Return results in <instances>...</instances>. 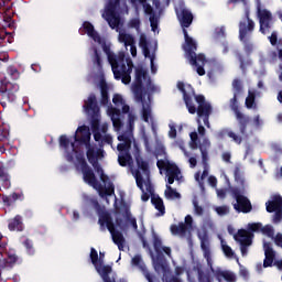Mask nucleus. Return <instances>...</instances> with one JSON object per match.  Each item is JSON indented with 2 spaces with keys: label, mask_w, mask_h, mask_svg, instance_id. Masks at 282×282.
I'll return each instance as SVG.
<instances>
[{
  "label": "nucleus",
  "mask_w": 282,
  "mask_h": 282,
  "mask_svg": "<svg viewBox=\"0 0 282 282\" xmlns=\"http://www.w3.org/2000/svg\"><path fill=\"white\" fill-rule=\"evenodd\" d=\"M230 193L231 196L236 199L234 208L237 210V213L248 214L252 210V203H250V199L243 195V188L241 189L239 187H231Z\"/></svg>",
  "instance_id": "nucleus-12"
},
{
  "label": "nucleus",
  "mask_w": 282,
  "mask_h": 282,
  "mask_svg": "<svg viewBox=\"0 0 282 282\" xmlns=\"http://www.w3.org/2000/svg\"><path fill=\"white\" fill-rule=\"evenodd\" d=\"M214 39L215 41H219V39H226V28L221 26L220 29H216Z\"/></svg>",
  "instance_id": "nucleus-51"
},
{
  "label": "nucleus",
  "mask_w": 282,
  "mask_h": 282,
  "mask_svg": "<svg viewBox=\"0 0 282 282\" xmlns=\"http://www.w3.org/2000/svg\"><path fill=\"white\" fill-rule=\"evenodd\" d=\"M217 215H220V217H224V215H228L230 213V208L228 206H219L216 207Z\"/></svg>",
  "instance_id": "nucleus-57"
},
{
  "label": "nucleus",
  "mask_w": 282,
  "mask_h": 282,
  "mask_svg": "<svg viewBox=\"0 0 282 282\" xmlns=\"http://www.w3.org/2000/svg\"><path fill=\"white\" fill-rule=\"evenodd\" d=\"M234 177H235L237 184H240V186H243L246 181L243 180V175L241 174V169L239 166L235 167Z\"/></svg>",
  "instance_id": "nucleus-43"
},
{
  "label": "nucleus",
  "mask_w": 282,
  "mask_h": 282,
  "mask_svg": "<svg viewBox=\"0 0 282 282\" xmlns=\"http://www.w3.org/2000/svg\"><path fill=\"white\" fill-rule=\"evenodd\" d=\"M94 56H93V63L97 66L98 69L102 67V57L100 56V52H98L97 47H93Z\"/></svg>",
  "instance_id": "nucleus-40"
},
{
  "label": "nucleus",
  "mask_w": 282,
  "mask_h": 282,
  "mask_svg": "<svg viewBox=\"0 0 282 282\" xmlns=\"http://www.w3.org/2000/svg\"><path fill=\"white\" fill-rule=\"evenodd\" d=\"M8 74L10 76V78H12V80H19L21 73H19V69H17V67L11 66L8 68Z\"/></svg>",
  "instance_id": "nucleus-50"
},
{
  "label": "nucleus",
  "mask_w": 282,
  "mask_h": 282,
  "mask_svg": "<svg viewBox=\"0 0 282 282\" xmlns=\"http://www.w3.org/2000/svg\"><path fill=\"white\" fill-rule=\"evenodd\" d=\"M111 69L116 80H121L123 85L131 83V72H133V61L131 58L126 57L122 62L112 64Z\"/></svg>",
  "instance_id": "nucleus-9"
},
{
  "label": "nucleus",
  "mask_w": 282,
  "mask_h": 282,
  "mask_svg": "<svg viewBox=\"0 0 282 282\" xmlns=\"http://www.w3.org/2000/svg\"><path fill=\"white\" fill-rule=\"evenodd\" d=\"M164 195L167 199H182V194L177 189L173 188L171 185H166Z\"/></svg>",
  "instance_id": "nucleus-36"
},
{
  "label": "nucleus",
  "mask_w": 282,
  "mask_h": 282,
  "mask_svg": "<svg viewBox=\"0 0 282 282\" xmlns=\"http://www.w3.org/2000/svg\"><path fill=\"white\" fill-rule=\"evenodd\" d=\"M77 131H79L82 135L78 137L75 134V142L84 144L86 149L91 147V132H89V128H87V126H80L77 128Z\"/></svg>",
  "instance_id": "nucleus-23"
},
{
  "label": "nucleus",
  "mask_w": 282,
  "mask_h": 282,
  "mask_svg": "<svg viewBox=\"0 0 282 282\" xmlns=\"http://www.w3.org/2000/svg\"><path fill=\"white\" fill-rule=\"evenodd\" d=\"M268 40L273 47L276 46V43L279 41V34L276 33V31H273Z\"/></svg>",
  "instance_id": "nucleus-59"
},
{
  "label": "nucleus",
  "mask_w": 282,
  "mask_h": 282,
  "mask_svg": "<svg viewBox=\"0 0 282 282\" xmlns=\"http://www.w3.org/2000/svg\"><path fill=\"white\" fill-rule=\"evenodd\" d=\"M2 203L4 206H7L8 208H10V206H12V204H14L13 197L12 195L8 196V195H3L2 196Z\"/></svg>",
  "instance_id": "nucleus-58"
},
{
  "label": "nucleus",
  "mask_w": 282,
  "mask_h": 282,
  "mask_svg": "<svg viewBox=\"0 0 282 282\" xmlns=\"http://www.w3.org/2000/svg\"><path fill=\"white\" fill-rule=\"evenodd\" d=\"M142 80H147L148 89H150L151 91H155V86H153V83L151 82V77L148 76L147 70H144V68H137L135 79H134V83L132 84V91L135 100H143L144 95H147V89L144 88V84H142Z\"/></svg>",
  "instance_id": "nucleus-7"
},
{
  "label": "nucleus",
  "mask_w": 282,
  "mask_h": 282,
  "mask_svg": "<svg viewBox=\"0 0 282 282\" xmlns=\"http://www.w3.org/2000/svg\"><path fill=\"white\" fill-rule=\"evenodd\" d=\"M198 282H212L210 275L206 274L202 269L197 270Z\"/></svg>",
  "instance_id": "nucleus-52"
},
{
  "label": "nucleus",
  "mask_w": 282,
  "mask_h": 282,
  "mask_svg": "<svg viewBox=\"0 0 282 282\" xmlns=\"http://www.w3.org/2000/svg\"><path fill=\"white\" fill-rule=\"evenodd\" d=\"M8 43H14V35L6 29H0V47H6Z\"/></svg>",
  "instance_id": "nucleus-32"
},
{
  "label": "nucleus",
  "mask_w": 282,
  "mask_h": 282,
  "mask_svg": "<svg viewBox=\"0 0 282 282\" xmlns=\"http://www.w3.org/2000/svg\"><path fill=\"white\" fill-rule=\"evenodd\" d=\"M170 230L172 235L184 237L189 229H187V226L184 223H178V225H171Z\"/></svg>",
  "instance_id": "nucleus-33"
},
{
  "label": "nucleus",
  "mask_w": 282,
  "mask_h": 282,
  "mask_svg": "<svg viewBox=\"0 0 282 282\" xmlns=\"http://www.w3.org/2000/svg\"><path fill=\"white\" fill-rule=\"evenodd\" d=\"M82 172L84 182H86V184L89 186H93V188H96L101 197H111V195H116V185H113L112 182H109L107 187L99 184L98 178H96V174L91 167L88 166L82 170Z\"/></svg>",
  "instance_id": "nucleus-6"
},
{
  "label": "nucleus",
  "mask_w": 282,
  "mask_h": 282,
  "mask_svg": "<svg viewBox=\"0 0 282 282\" xmlns=\"http://www.w3.org/2000/svg\"><path fill=\"white\" fill-rule=\"evenodd\" d=\"M245 21L239 22V39L240 41H246V36L248 34H252L254 32V21L250 19V13L247 12L245 14Z\"/></svg>",
  "instance_id": "nucleus-19"
},
{
  "label": "nucleus",
  "mask_w": 282,
  "mask_h": 282,
  "mask_svg": "<svg viewBox=\"0 0 282 282\" xmlns=\"http://www.w3.org/2000/svg\"><path fill=\"white\" fill-rule=\"evenodd\" d=\"M177 19L181 23L185 39V44L183 45L185 58H187L192 67H195L198 76H206V69H204L207 62L206 55L202 53L197 55V53H195L197 52V42H195L193 37L188 36V31L186 30L189 25H193V12H191L188 9H182L181 13L177 15Z\"/></svg>",
  "instance_id": "nucleus-1"
},
{
  "label": "nucleus",
  "mask_w": 282,
  "mask_h": 282,
  "mask_svg": "<svg viewBox=\"0 0 282 282\" xmlns=\"http://www.w3.org/2000/svg\"><path fill=\"white\" fill-rule=\"evenodd\" d=\"M122 116V111L118 108L111 109V121L113 127L117 129V131H120L122 129V120L120 117Z\"/></svg>",
  "instance_id": "nucleus-31"
},
{
  "label": "nucleus",
  "mask_w": 282,
  "mask_h": 282,
  "mask_svg": "<svg viewBox=\"0 0 282 282\" xmlns=\"http://www.w3.org/2000/svg\"><path fill=\"white\" fill-rule=\"evenodd\" d=\"M119 41L120 43H124L126 47H131V45H135V39H133V35L129 33H120Z\"/></svg>",
  "instance_id": "nucleus-35"
},
{
  "label": "nucleus",
  "mask_w": 282,
  "mask_h": 282,
  "mask_svg": "<svg viewBox=\"0 0 282 282\" xmlns=\"http://www.w3.org/2000/svg\"><path fill=\"white\" fill-rule=\"evenodd\" d=\"M120 0H109L106 7V21L112 30L120 25V15L116 12Z\"/></svg>",
  "instance_id": "nucleus-15"
},
{
  "label": "nucleus",
  "mask_w": 282,
  "mask_h": 282,
  "mask_svg": "<svg viewBox=\"0 0 282 282\" xmlns=\"http://www.w3.org/2000/svg\"><path fill=\"white\" fill-rule=\"evenodd\" d=\"M167 185L174 184L175 180H180L182 171L175 163H167L166 167Z\"/></svg>",
  "instance_id": "nucleus-24"
},
{
  "label": "nucleus",
  "mask_w": 282,
  "mask_h": 282,
  "mask_svg": "<svg viewBox=\"0 0 282 282\" xmlns=\"http://www.w3.org/2000/svg\"><path fill=\"white\" fill-rule=\"evenodd\" d=\"M237 94H234V97L230 99L229 105H230V109L234 111V113H238L241 110H239V101L237 100Z\"/></svg>",
  "instance_id": "nucleus-46"
},
{
  "label": "nucleus",
  "mask_w": 282,
  "mask_h": 282,
  "mask_svg": "<svg viewBox=\"0 0 282 282\" xmlns=\"http://www.w3.org/2000/svg\"><path fill=\"white\" fill-rule=\"evenodd\" d=\"M11 197H13V202H23V199H25V195L23 194V192H13L11 194Z\"/></svg>",
  "instance_id": "nucleus-62"
},
{
  "label": "nucleus",
  "mask_w": 282,
  "mask_h": 282,
  "mask_svg": "<svg viewBox=\"0 0 282 282\" xmlns=\"http://www.w3.org/2000/svg\"><path fill=\"white\" fill-rule=\"evenodd\" d=\"M90 261L96 272L100 275L104 282L110 281L111 279H113L109 276V274L113 272V269L111 268V265L109 264L102 265L105 263V261L102 260V252L99 253V258H98V251L95 248H90Z\"/></svg>",
  "instance_id": "nucleus-10"
},
{
  "label": "nucleus",
  "mask_w": 282,
  "mask_h": 282,
  "mask_svg": "<svg viewBox=\"0 0 282 282\" xmlns=\"http://www.w3.org/2000/svg\"><path fill=\"white\" fill-rule=\"evenodd\" d=\"M84 111L90 118V127L95 142H101L102 134L100 133V107L98 106L96 94L91 93L87 100L84 101Z\"/></svg>",
  "instance_id": "nucleus-4"
},
{
  "label": "nucleus",
  "mask_w": 282,
  "mask_h": 282,
  "mask_svg": "<svg viewBox=\"0 0 282 282\" xmlns=\"http://www.w3.org/2000/svg\"><path fill=\"white\" fill-rule=\"evenodd\" d=\"M117 140H119V142H123L117 145V150L119 151L118 163L120 166H129V164L133 163V158L129 152L131 151L133 135L131 132H123L118 135Z\"/></svg>",
  "instance_id": "nucleus-5"
},
{
  "label": "nucleus",
  "mask_w": 282,
  "mask_h": 282,
  "mask_svg": "<svg viewBox=\"0 0 282 282\" xmlns=\"http://www.w3.org/2000/svg\"><path fill=\"white\" fill-rule=\"evenodd\" d=\"M152 204L154 205V208L159 210L161 215L166 214V207L164 206V200L160 196H152L151 198Z\"/></svg>",
  "instance_id": "nucleus-34"
},
{
  "label": "nucleus",
  "mask_w": 282,
  "mask_h": 282,
  "mask_svg": "<svg viewBox=\"0 0 282 282\" xmlns=\"http://www.w3.org/2000/svg\"><path fill=\"white\" fill-rule=\"evenodd\" d=\"M235 241L240 243V252L242 257L248 256V248L252 246V234L246 229H239L234 236Z\"/></svg>",
  "instance_id": "nucleus-16"
},
{
  "label": "nucleus",
  "mask_w": 282,
  "mask_h": 282,
  "mask_svg": "<svg viewBox=\"0 0 282 282\" xmlns=\"http://www.w3.org/2000/svg\"><path fill=\"white\" fill-rule=\"evenodd\" d=\"M0 144H10V130L3 129L0 132Z\"/></svg>",
  "instance_id": "nucleus-45"
},
{
  "label": "nucleus",
  "mask_w": 282,
  "mask_h": 282,
  "mask_svg": "<svg viewBox=\"0 0 282 282\" xmlns=\"http://www.w3.org/2000/svg\"><path fill=\"white\" fill-rule=\"evenodd\" d=\"M105 144H110V147L113 145V137H111V134H105L104 137H101V141L99 142L100 149H102Z\"/></svg>",
  "instance_id": "nucleus-48"
},
{
  "label": "nucleus",
  "mask_w": 282,
  "mask_h": 282,
  "mask_svg": "<svg viewBox=\"0 0 282 282\" xmlns=\"http://www.w3.org/2000/svg\"><path fill=\"white\" fill-rule=\"evenodd\" d=\"M263 228V225L261 223H252L248 225V229L250 232H259Z\"/></svg>",
  "instance_id": "nucleus-55"
},
{
  "label": "nucleus",
  "mask_w": 282,
  "mask_h": 282,
  "mask_svg": "<svg viewBox=\"0 0 282 282\" xmlns=\"http://www.w3.org/2000/svg\"><path fill=\"white\" fill-rule=\"evenodd\" d=\"M134 160L137 164V170H134L132 173L134 175L138 188H140V191H143L144 178L142 177V173L143 175H150L151 173V170L149 169V161L142 158V155L140 154V149L138 148L134 153Z\"/></svg>",
  "instance_id": "nucleus-11"
},
{
  "label": "nucleus",
  "mask_w": 282,
  "mask_h": 282,
  "mask_svg": "<svg viewBox=\"0 0 282 282\" xmlns=\"http://www.w3.org/2000/svg\"><path fill=\"white\" fill-rule=\"evenodd\" d=\"M221 276H223V279H225V281H228V282L237 281V275H235V273H232V272L224 271L221 273Z\"/></svg>",
  "instance_id": "nucleus-53"
},
{
  "label": "nucleus",
  "mask_w": 282,
  "mask_h": 282,
  "mask_svg": "<svg viewBox=\"0 0 282 282\" xmlns=\"http://www.w3.org/2000/svg\"><path fill=\"white\" fill-rule=\"evenodd\" d=\"M191 140H192V149H198V144L197 141L199 140V137L197 135V132H192L189 134Z\"/></svg>",
  "instance_id": "nucleus-60"
},
{
  "label": "nucleus",
  "mask_w": 282,
  "mask_h": 282,
  "mask_svg": "<svg viewBox=\"0 0 282 282\" xmlns=\"http://www.w3.org/2000/svg\"><path fill=\"white\" fill-rule=\"evenodd\" d=\"M137 102H141V116L145 122H149V118H151V101L147 102V95H143V99L137 100Z\"/></svg>",
  "instance_id": "nucleus-30"
},
{
  "label": "nucleus",
  "mask_w": 282,
  "mask_h": 282,
  "mask_svg": "<svg viewBox=\"0 0 282 282\" xmlns=\"http://www.w3.org/2000/svg\"><path fill=\"white\" fill-rule=\"evenodd\" d=\"M101 105H109V88L107 86H101Z\"/></svg>",
  "instance_id": "nucleus-44"
},
{
  "label": "nucleus",
  "mask_w": 282,
  "mask_h": 282,
  "mask_svg": "<svg viewBox=\"0 0 282 282\" xmlns=\"http://www.w3.org/2000/svg\"><path fill=\"white\" fill-rule=\"evenodd\" d=\"M257 96L254 95V93H249L245 101L247 109H257V102H254Z\"/></svg>",
  "instance_id": "nucleus-39"
},
{
  "label": "nucleus",
  "mask_w": 282,
  "mask_h": 282,
  "mask_svg": "<svg viewBox=\"0 0 282 282\" xmlns=\"http://www.w3.org/2000/svg\"><path fill=\"white\" fill-rule=\"evenodd\" d=\"M86 204L94 207V209L96 210L99 217L98 224L100 226V230L102 232L108 230V232H110L112 237L113 243L118 246L119 250H124V236L122 235V232L116 229V224L113 223V217H111V214H109V212H106L105 207L100 206L98 198L86 197Z\"/></svg>",
  "instance_id": "nucleus-3"
},
{
  "label": "nucleus",
  "mask_w": 282,
  "mask_h": 282,
  "mask_svg": "<svg viewBox=\"0 0 282 282\" xmlns=\"http://www.w3.org/2000/svg\"><path fill=\"white\" fill-rule=\"evenodd\" d=\"M237 58H238V61H239V63H240V69H241V72H242L243 74H246V67H247L248 65H250V61H246V59L243 58V55H241V53H238V54H237Z\"/></svg>",
  "instance_id": "nucleus-49"
},
{
  "label": "nucleus",
  "mask_w": 282,
  "mask_h": 282,
  "mask_svg": "<svg viewBox=\"0 0 282 282\" xmlns=\"http://www.w3.org/2000/svg\"><path fill=\"white\" fill-rule=\"evenodd\" d=\"M133 127H135V115L129 112L128 115V131H124V133H131L133 135Z\"/></svg>",
  "instance_id": "nucleus-41"
},
{
  "label": "nucleus",
  "mask_w": 282,
  "mask_h": 282,
  "mask_svg": "<svg viewBox=\"0 0 282 282\" xmlns=\"http://www.w3.org/2000/svg\"><path fill=\"white\" fill-rule=\"evenodd\" d=\"M83 30L90 39H93V41H95V43H100V34L97 33L91 22L85 21L83 23Z\"/></svg>",
  "instance_id": "nucleus-29"
},
{
  "label": "nucleus",
  "mask_w": 282,
  "mask_h": 282,
  "mask_svg": "<svg viewBox=\"0 0 282 282\" xmlns=\"http://www.w3.org/2000/svg\"><path fill=\"white\" fill-rule=\"evenodd\" d=\"M0 180H2V182H10V175L3 165H0Z\"/></svg>",
  "instance_id": "nucleus-56"
},
{
  "label": "nucleus",
  "mask_w": 282,
  "mask_h": 282,
  "mask_svg": "<svg viewBox=\"0 0 282 282\" xmlns=\"http://www.w3.org/2000/svg\"><path fill=\"white\" fill-rule=\"evenodd\" d=\"M224 254L226 257H235V251H232V248L228 245H221Z\"/></svg>",
  "instance_id": "nucleus-61"
},
{
  "label": "nucleus",
  "mask_w": 282,
  "mask_h": 282,
  "mask_svg": "<svg viewBox=\"0 0 282 282\" xmlns=\"http://www.w3.org/2000/svg\"><path fill=\"white\" fill-rule=\"evenodd\" d=\"M22 246L25 248L26 254H29V257H34V254H36V249H34V242L30 238H24V240L22 241Z\"/></svg>",
  "instance_id": "nucleus-37"
},
{
  "label": "nucleus",
  "mask_w": 282,
  "mask_h": 282,
  "mask_svg": "<svg viewBox=\"0 0 282 282\" xmlns=\"http://www.w3.org/2000/svg\"><path fill=\"white\" fill-rule=\"evenodd\" d=\"M58 142L61 149H64L66 153L67 162H74V153H78V150H76V143L69 141V138L65 134L59 137Z\"/></svg>",
  "instance_id": "nucleus-18"
},
{
  "label": "nucleus",
  "mask_w": 282,
  "mask_h": 282,
  "mask_svg": "<svg viewBox=\"0 0 282 282\" xmlns=\"http://www.w3.org/2000/svg\"><path fill=\"white\" fill-rule=\"evenodd\" d=\"M264 260L263 268H272L274 265V260L276 259V251L272 248V242H264Z\"/></svg>",
  "instance_id": "nucleus-22"
},
{
  "label": "nucleus",
  "mask_w": 282,
  "mask_h": 282,
  "mask_svg": "<svg viewBox=\"0 0 282 282\" xmlns=\"http://www.w3.org/2000/svg\"><path fill=\"white\" fill-rule=\"evenodd\" d=\"M177 89L183 94V100L188 113L192 116L197 113L198 118L213 116V105L206 101L204 95L195 94V88L191 84L185 85L184 82H178Z\"/></svg>",
  "instance_id": "nucleus-2"
},
{
  "label": "nucleus",
  "mask_w": 282,
  "mask_h": 282,
  "mask_svg": "<svg viewBox=\"0 0 282 282\" xmlns=\"http://www.w3.org/2000/svg\"><path fill=\"white\" fill-rule=\"evenodd\" d=\"M153 246L156 252V260L154 261V270L155 272H163L166 274L169 270V264H166V258H164V253H162V239L158 237V235L153 236Z\"/></svg>",
  "instance_id": "nucleus-13"
},
{
  "label": "nucleus",
  "mask_w": 282,
  "mask_h": 282,
  "mask_svg": "<svg viewBox=\"0 0 282 282\" xmlns=\"http://www.w3.org/2000/svg\"><path fill=\"white\" fill-rule=\"evenodd\" d=\"M199 151H208L210 149V140L207 138L203 139L202 144L198 147Z\"/></svg>",
  "instance_id": "nucleus-63"
},
{
  "label": "nucleus",
  "mask_w": 282,
  "mask_h": 282,
  "mask_svg": "<svg viewBox=\"0 0 282 282\" xmlns=\"http://www.w3.org/2000/svg\"><path fill=\"white\" fill-rule=\"evenodd\" d=\"M8 229L10 232H23L25 225H23V216L15 215L8 220Z\"/></svg>",
  "instance_id": "nucleus-25"
},
{
  "label": "nucleus",
  "mask_w": 282,
  "mask_h": 282,
  "mask_svg": "<svg viewBox=\"0 0 282 282\" xmlns=\"http://www.w3.org/2000/svg\"><path fill=\"white\" fill-rule=\"evenodd\" d=\"M17 91H19V85L15 83L8 82V79H2L0 84V96L2 100L7 102H14L17 100Z\"/></svg>",
  "instance_id": "nucleus-14"
},
{
  "label": "nucleus",
  "mask_w": 282,
  "mask_h": 282,
  "mask_svg": "<svg viewBox=\"0 0 282 282\" xmlns=\"http://www.w3.org/2000/svg\"><path fill=\"white\" fill-rule=\"evenodd\" d=\"M227 135H228V138H231V140H234V142L236 144H241V142H243V138H241V135H239V134H237V133H235L232 131H229L227 133Z\"/></svg>",
  "instance_id": "nucleus-54"
},
{
  "label": "nucleus",
  "mask_w": 282,
  "mask_h": 282,
  "mask_svg": "<svg viewBox=\"0 0 282 282\" xmlns=\"http://www.w3.org/2000/svg\"><path fill=\"white\" fill-rule=\"evenodd\" d=\"M116 215H120V213H123L124 220L121 217H117L115 219V224L117 228L121 229L122 232L131 226L132 230H138V219L133 217L131 214V209L129 208V205L127 203H121L120 207H116Z\"/></svg>",
  "instance_id": "nucleus-8"
},
{
  "label": "nucleus",
  "mask_w": 282,
  "mask_h": 282,
  "mask_svg": "<svg viewBox=\"0 0 282 282\" xmlns=\"http://www.w3.org/2000/svg\"><path fill=\"white\" fill-rule=\"evenodd\" d=\"M112 102L113 105H116V107H120V105H124V99H122V96L120 95H115L112 98Z\"/></svg>",
  "instance_id": "nucleus-64"
},
{
  "label": "nucleus",
  "mask_w": 282,
  "mask_h": 282,
  "mask_svg": "<svg viewBox=\"0 0 282 282\" xmlns=\"http://www.w3.org/2000/svg\"><path fill=\"white\" fill-rule=\"evenodd\" d=\"M131 265L133 268H139V270L142 272L143 276H145L148 282H154L153 274H151V272H149V269H147V264L144 263V260H142L141 254H135L131 259Z\"/></svg>",
  "instance_id": "nucleus-21"
},
{
  "label": "nucleus",
  "mask_w": 282,
  "mask_h": 282,
  "mask_svg": "<svg viewBox=\"0 0 282 282\" xmlns=\"http://www.w3.org/2000/svg\"><path fill=\"white\" fill-rule=\"evenodd\" d=\"M267 213H276L282 210V196L274 195L272 200H269L267 204Z\"/></svg>",
  "instance_id": "nucleus-28"
},
{
  "label": "nucleus",
  "mask_w": 282,
  "mask_h": 282,
  "mask_svg": "<svg viewBox=\"0 0 282 282\" xmlns=\"http://www.w3.org/2000/svg\"><path fill=\"white\" fill-rule=\"evenodd\" d=\"M200 248L204 252V258L207 261L208 268H213V257L210 256V241L208 240L207 235H204L200 238Z\"/></svg>",
  "instance_id": "nucleus-26"
},
{
  "label": "nucleus",
  "mask_w": 282,
  "mask_h": 282,
  "mask_svg": "<svg viewBox=\"0 0 282 282\" xmlns=\"http://www.w3.org/2000/svg\"><path fill=\"white\" fill-rule=\"evenodd\" d=\"M259 19L261 34H270V30L272 29V13L264 9L259 12Z\"/></svg>",
  "instance_id": "nucleus-20"
},
{
  "label": "nucleus",
  "mask_w": 282,
  "mask_h": 282,
  "mask_svg": "<svg viewBox=\"0 0 282 282\" xmlns=\"http://www.w3.org/2000/svg\"><path fill=\"white\" fill-rule=\"evenodd\" d=\"M97 43L98 45H101L102 51L108 56V63H110L111 67L118 63H122V61L127 58V56L124 55V52H119L118 55L111 52V46L108 45L107 42H105V40H102L101 36H100V42H97Z\"/></svg>",
  "instance_id": "nucleus-17"
},
{
  "label": "nucleus",
  "mask_w": 282,
  "mask_h": 282,
  "mask_svg": "<svg viewBox=\"0 0 282 282\" xmlns=\"http://www.w3.org/2000/svg\"><path fill=\"white\" fill-rule=\"evenodd\" d=\"M76 160H77V163L79 164L82 171L89 167V164H87V160H85V155L83 153H77Z\"/></svg>",
  "instance_id": "nucleus-47"
},
{
  "label": "nucleus",
  "mask_w": 282,
  "mask_h": 282,
  "mask_svg": "<svg viewBox=\"0 0 282 282\" xmlns=\"http://www.w3.org/2000/svg\"><path fill=\"white\" fill-rule=\"evenodd\" d=\"M232 89L234 94L238 96L243 91V84L241 83V79L236 78L232 80Z\"/></svg>",
  "instance_id": "nucleus-42"
},
{
  "label": "nucleus",
  "mask_w": 282,
  "mask_h": 282,
  "mask_svg": "<svg viewBox=\"0 0 282 282\" xmlns=\"http://www.w3.org/2000/svg\"><path fill=\"white\" fill-rule=\"evenodd\" d=\"M86 149H87L86 156H87L89 164H96L98 162V156L96 154V148L89 145Z\"/></svg>",
  "instance_id": "nucleus-38"
},
{
  "label": "nucleus",
  "mask_w": 282,
  "mask_h": 282,
  "mask_svg": "<svg viewBox=\"0 0 282 282\" xmlns=\"http://www.w3.org/2000/svg\"><path fill=\"white\" fill-rule=\"evenodd\" d=\"M235 116H236L241 135H246L248 131V124H250V117L246 116L241 111L236 112Z\"/></svg>",
  "instance_id": "nucleus-27"
}]
</instances>
